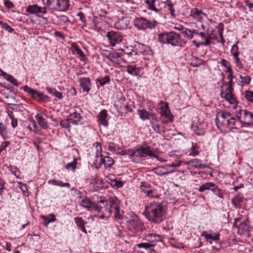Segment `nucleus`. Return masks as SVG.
<instances>
[{"label": "nucleus", "mask_w": 253, "mask_h": 253, "mask_svg": "<svg viewBox=\"0 0 253 253\" xmlns=\"http://www.w3.org/2000/svg\"><path fill=\"white\" fill-rule=\"evenodd\" d=\"M161 120L164 123H168L173 121V116L171 112H160Z\"/></svg>", "instance_id": "nucleus-17"}, {"label": "nucleus", "mask_w": 253, "mask_h": 253, "mask_svg": "<svg viewBox=\"0 0 253 253\" xmlns=\"http://www.w3.org/2000/svg\"><path fill=\"white\" fill-rule=\"evenodd\" d=\"M23 89L25 92L29 93L33 99L35 97V95H36L38 91L37 90L31 88L27 85L24 86Z\"/></svg>", "instance_id": "nucleus-41"}, {"label": "nucleus", "mask_w": 253, "mask_h": 253, "mask_svg": "<svg viewBox=\"0 0 253 253\" xmlns=\"http://www.w3.org/2000/svg\"><path fill=\"white\" fill-rule=\"evenodd\" d=\"M122 155H127L130 157L131 150L130 149H121V151L119 152Z\"/></svg>", "instance_id": "nucleus-63"}, {"label": "nucleus", "mask_w": 253, "mask_h": 253, "mask_svg": "<svg viewBox=\"0 0 253 253\" xmlns=\"http://www.w3.org/2000/svg\"><path fill=\"white\" fill-rule=\"evenodd\" d=\"M0 135L3 140H7L9 138L8 130L6 126L2 123H0Z\"/></svg>", "instance_id": "nucleus-27"}, {"label": "nucleus", "mask_w": 253, "mask_h": 253, "mask_svg": "<svg viewBox=\"0 0 253 253\" xmlns=\"http://www.w3.org/2000/svg\"><path fill=\"white\" fill-rule=\"evenodd\" d=\"M204 14L201 10L198 8H194L191 11V15L197 20H200L203 18L202 15Z\"/></svg>", "instance_id": "nucleus-29"}, {"label": "nucleus", "mask_w": 253, "mask_h": 253, "mask_svg": "<svg viewBox=\"0 0 253 253\" xmlns=\"http://www.w3.org/2000/svg\"><path fill=\"white\" fill-rule=\"evenodd\" d=\"M224 25L222 23H219L218 25V34L220 37H221L223 36V33L224 31Z\"/></svg>", "instance_id": "nucleus-61"}, {"label": "nucleus", "mask_w": 253, "mask_h": 253, "mask_svg": "<svg viewBox=\"0 0 253 253\" xmlns=\"http://www.w3.org/2000/svg\"><path fill=\"white\" fill-rule=\"evenodd\" d=\"M131 153H130V159H140L142 157H143V153L141 147L136 149L131 150Z\"/></svg>", "instance_id": "nucleus-28"}, {"label": "nucleus", "mask_w": 253, "mask_h": 253, "mask_svg": "<svg viewBox=\"0 0 253 253\" xmlns=\"http://www.w3.org/2000/svg\"><path fill=\"white\" fill-rule=\"evenodd\" d=\"M127 224L130 230L139 231L141 230L142 224L137 216H135L127 221Z\"/></svg>", "instance_id": "nucleus-9"}, {"label": "nucleus", "mask_w": 253, "mask_h": 253, "mask_svg": "<svg viewBox=\"0 0 253 253\" xmlns=\"http://www.w3.org/2000/svg\"><path fill=\"white\" fill-rule=\"evenodd\" d=\"M240 78L242 80V83L246 84H249L251 82V79L249 76L243 77L239 75Z\"/></svg>", "instance_id": "nucleus-54"}, {"label": "nucleus", "mask_w": 253, "mask_h": 253, "mask_svg": "<svg viewBox=\"0 0 253 253\" xmlns=\"http://www.w3.org/2000/svg\"><path fill=\"white\" fill-rule=\"evenodd\" d=\"M134 48H135L136 50H138V52L142 53L147 52L150 50V48L148 45L139 42L135 43Z\"/></svg>", "instance_id": "nucleus-23"}, {"label": "nucleus", "mask_w": 253, "mask_h": 253, "mask_svg": "<svg viewBox=\"0 0 253 253\" xmlns=\"http://www.w3.org/2000/svg\"><path fill=\"white\" fill-rule=\"evenodd\" d=\"M234 62L236 64V66L239 69H242L243 68V65L240 59L239 58V56H236L234 57Z\"/></svg>", "instance_id": "nucleus-51"}, {"label": "nucleus", "mask_w": 253, "mask_h": 253, "mask_svg": "<svg viewBox=\"0 0 253 253\" xmlns=\"http://www.w3.org/2000/svg\"><path fill=\"white\" fill-rule=\"evenodd\" d=\"M146 240L151 243H153L155 242H159L161 240V236L156 234H149L146 236Z\"/></svg>", "instance_id": "nucleus-30"}, {"label": "nucleus", "mask_w": 253, "mask_h": 253, "mask_svg": "<svg viewBox=\"0 0 253 253\" xmlns=\"http://www.w3.org/2000/svg\"><path fill=\"white\" fill-rule=\"evenodd\" d=\"M133 24L138 29L145 30L155 28L158 22L155 20H148L145 18L139 17L135 18Z\"/></svg>", "instance_id": "nucleus-4"}, {"label": "nucleus", "mask_w": 253, "mask_h": 253, "mask_svg": "<svg viewBox=\"0 0 253 253\" xmlns=\"http://www.w3.org/2000/svg\"><path fill=\"white\" fill-rule=\"evenodd\" d=\"M155 244L151 243L150 242L147 243H141L137 245L138 248H143L145 249H149L150 248L154 247Z\"/></svg>", "instance_id": "nucleus-42"}, {"label": "nucleus", "mask_w": 253, "mask_h": 253, "mask_svg": "<svg viewBox=\"0 0 253 253\" xmlns=\"http://www.w3.org/2000/svg\"><path fill=\"white\" fill-rule=\"evenodd\" d=\"M120 57L119 53L116 52H111L108 60L113 61L114 59L119 58Z\"/></svg>", "instance_id": "nucleus-52"}, {"label": "nucleus", "mask_w": 253, "mask_h": 253, "mask_svg": "<svg viewBox=\"0 0 253 253\" xmlns=\"http://www.w3.org/2000/svg\"><path fill=\"white\" fill-rule=\"evenodd\" d=\"M77 159L74 158L73 162L69 163L65 166V169L69 170H71L74 172L77 168Z\"/></svg>", "instance_id": "nucleus-36"}, {"label": "nucleus", "mask_w": 253, "mask_h": 253, "mask_svg": "<svg viewBox=\"0 0 253 253\" xmlns=\"http://www.w3.org/2000/svg\"><path fill=\"white\" fill-rule=\"evenodd\" d=\"M49 182H51L52 184L59 186L60 187H66L68 188L70 187V184L69 183H63L62 181L59 180H55L53 179L52 180L49 181Z\"/></svg>", "instance_id": "nucleus-35"}, {"label": "nucleus", "mask_w": 253, "mask_h": 253, "mask_svg": "<svg viewBox=\"0 0 253 253\" xmlns=\"http://www.w3.org/2000/svg\"><path fill=\"white\" fill-rule=\"evenodd\" d=\"M59 21L60 24H65L68 25L70 23V21L68 17L65 15H61L59 16Z\"/></svg>", "instance_id": "nucleus-48"}, {"label": "nucleus", "mask_w": 253, "mask_h": 253, "mask_svg": "<svg viewBox=\"0 0 253 253\" xmlns=\"http://www.w3.org/2000/svg\"><path fill=\"white\" fill-rule=\"evenodd\" d=\"M159 41L163 44H169L172 46H179L182 42L180 35L174 32H164L159 34Z\"/></svg>", "instance_id": "nucleus-3"}, {"label": "nucleus", "mask_w": 253, "mask_h": 253, "mask_svg": "<svg viewBox=\"0 0 253 253\" xmlns=\"http://www.w3.org/2000/svg\"><path fill=\"white\" fill-rule=\"evenodd\" d=\"M201 162L200 160L194 159L189 161L188 163V165L195 168L203 169L206 168V166L204 164H201Z\"/></svg>", "instance_id": "nucleus-21"}, {"label": "nucleus", "mask_w": 253, "mask_h": 253, "mask_svg": "<svg viewBox=\"0 0 253 253\" xmlns=\"http://www.w3.org/2000/svg\"><path fill=\"white\" fill-rule=\"evenodd\" d=\"M233 88L231 85H229L225 90V92H221V95L222 97L225 98L227 100L234 99V95L233 94Z\"/></svg>", "instance_id": "nucleus-19"}, {"label": "nucleus", "mask_w": 253, "mask_h": 253, "mask_svg": "<svg viewBox=\"0 0 253 253\" xmlns=\"http://www.w3.org/2000/svg\"><path fill=\"white\" fill-rule=\"evenodd\" d=\"M112 185L116 188H120L123 187L124 183L123 181L115 179L112 181Z\"/></svg>", "instance_id": "nucleus-47"}, {"label": "nucleus", "mask_w": 253, "mask_h": 253, "mask_svg": "<svg viewBox=\"0 0 253 253\" xmlns=\"http://www.w3.org/2000/svg\"><path fill=\"white\" fill-rule=\"evenodd\" d=\"M140 189L145 194V191H148V190L151 188L149 183L147 182H142Z\"/></svg>", "instance_id": "nucleus-53"}, {"label": "nucleus", "mask_w": 253, "mask_h": 253, "mask_svg": "<svg viewBox=\"0 0 253 253\" xmlns=\"http://www.w3.org/2000/svg\"><path fill=\"white\" fill-rule=\"evenodd\" d=\"M240 113V117L244 119V122L245 124H251L253 120V114L251 112H239Z\"/></svg>", "instance_id": "nucleus-20"}, {"label": "nucleus", "mask_w": 253, "mask_h": 253, "mask_svg": "<svg viewBox=\"0 0 253 253\" xmlns=\"http://www.w3.org/2000/svg\"><path fill=\"white\" fill-rule=\"evenodd\" d=\"M144 214L149 221L155 223L161 222L165 214L164 204L154 201L150 202L149 205L145 206Z\"/></svg>", "instance_id": "nucleus-1"}, {"label": "nucleus", "mask_w": 253, "mask_h": 253, "mask_svg": "<svg viewBox=\"0 0 253 253\" xmlns=\"http://www.w3.org/2000/svg\"><path fill=\"white\" fill-rule=\"evenodd\" d=\"M80 205L91 212L93 211L94 202L91 201L88 198H85L82 199L80 202Z\"/></svg>", "instance_id": "nucleus-14"}, {"label": "nucleus", "mask_w": 253, "mask_h": 253, "mask_svg": "<svg viewBox=\"0 0 253 253\" xmlns=\"http://www.w3.org/2000/svg\"><path fill=\"white\" fill-rule=\"evenodd\" d=\"M157 0H146L145 3L148 5V9L156 12H159V9L155 6V2Z\"/></svg>", "instance_id": "nucleus-34"}, {"label": "nucleus", "mask_w": 253, "mask_h": 253, "mask_svg": "<svg viewBox=\"0 0 253 253\" xmlns=\"http://www.w3.org/2000/svg\"><path fill=\"white\" fill-rule=\"evenodd\" d=\"M37 4L30 5L26 7V12L30 14H37Z\"/></svg>", "instance_id": "nucleus-38"}, {"label": "nucleus", "mask_w": 253, "mask_h": 253, "mask_svg": "<svg viewBox=\"0 0 253 253\" xmlns=\"http://www.w3.org/2000/svg\"><path fill=\"white\" fill-rule=\"evenodd\" d=\"M140 69L135 66L129 65L127 67V72L132 75L137 76L139 75Z\"/></svg>", "instance_id": "nucleus-33"}, {"label": "nucleus", "mask_w": 253, "mask_h": 253, "mask_svg": "<svg viewBox=\"0 0 253 253\" xmlns=\"http://www.w3.org/2000/svg\"><path fill=\"white\" fill-rule=\"evenodd\" d=\"M163 169H164V167H159L156 168L154 169V170H155V173L157 175H168L169 173L172 172V171H170V172H169V171L164 172V171H163V170H162Z\"/></svg>", "instance_id": "nucleus-43"}, {"label": "nucleus", "mask_w": 253, "mask_h": 253, "mask_svg": "<svg viewBox=\"0 0 253 253\" xmlns=\"http://www.w3.org/2000/svg\"><path fill=\"white\" fill-rule=\"evenodd\" d=\"M41 217L44 220L43 224L46 227L48 226L49 223L51 222H54L56 220L55 216L53 213L50 214L48 216L42 215H41Z\"/></svg>", "instance_id": "nucleus-24"}, {"label": "nucleus", "mask_w": 253, "mask_h": 253, "mask_svg": "<svg viewBox=\"0 0 253 253\" xmlns=\"http://www.w3.org/2000/svg\"><path fill=\"white\" fill-rule=\"evenodd\" d=\"M6 79L7 81L10 82L12 84L16 86L19 85V83L17 82L16 79H15L10 75H8V76L6 78Z\"/></svg>", "instance_id": "nucleus-46"}, {"label": "nucleus", "mask_w": 253, "mask_h": 253, "mask_svg": "<svg viewBox=\"0 0 253 253\" xmlns=\"http://www.w3.org/2000/svg\"><path fill=\"white\" fill-rule=\"evenodd\" d=\"M115 212V217L118 219H122L123 217V211H121L120 209L114 211Z\"/></svg>", "instance_id": "nucleus-62"}, {"label": "nucleus", "mask_w": 253, "mask_h": 253, "mask_svg": "<svg viewBox=\"0 0 253 253\" xmlns=\"http://www.w3.org/2000/svg\"><path fill=\"white\" fill-rule=\"evenodd\" d=\"M155 193V192L151 190V189H149L148 191H145V194L148 197L150 198H158L159 195H154L153 193Z\"/></svg>", "instance_id": "nucleus-58"}, {"label": "nucleus", "mask_w": 253, "mask_h": 253, "mask_svg": "<svg viewBox=\"0 0 253 253\" xmlns=\"http://www.w3.org/2000/svg\"><path fill=\"white\" fill-rule=\"evenodd\" d=\"M143 154H145L148 156L158 159V156L153 153L152 148L150 146H147L143 148L141 146Z\"/></svg>", "instance_id": "nucleus-32"}, {"label": "nucleus", "mask_w": 253, "mask_h": 253, "mask_svg": "<svg viewBox=\"0 0 253 253\" xmlns=\"http://www.w3.org/2000/svg\"><path fill=\"white\" fill-rule=\"evenodd\" d=\"M101 157V164L104 165L105 169L110 168L114 164V160L109 156H104L103 157L102 155L100 154Z\"/></svg>", "instance_id": "nucleus-18"}, {"label": "nucleus", "mask_w": 253, "mask_h": 253, "mask_svg": "<svg viewBox=\"0 0 253 253\" xmlns=\"http://www.w3.org/2000/svg\"><path fill=\"white\" fill-rule=\"evenodd\" d=\"M139 115L142 120L148 119L151 122H158L159 121L155 113L150 114V112H139Z\"/></svg>", "instance_id": "nucleus-12"}, {"label": "nucleus", "mask_w": 253, "mask_h": 253, "mask_svg": "<svg viewBox=\"0 0 253 253\" xmlns=\"http://www.w3.org/2000/svg\"><path fill=\"white\" fill-rule=\"evenodd\" d=\"M111 51L106 49H100V53L102 56L105 57L107 59H109Z\"/></svg>", "instance_id": "nucleus-59"}, {"label": "nucleus", "mask_w": 253, "mask_h": 253, "mask_svg": "<svg viewBox=\"0 0 253 253\" xmlns=\"http://www.w3.org/2000/svg\"><path fill=\"white\" fill-rule=\"evenodd\" d=\"M72 52L74 55H78L81 60L85 61L86 57L84 52L80 49L79 46L74 43L72 44Z\"/></svg>", "instance_id": "nucleus-15"}, {"label": "nucleus", "mask_w": 253, "mask_h": 253, "mask_svg": "<svg viewBox=\"0 0 253 253\" xmlns=\"http://www.w3.org/2000/svg\"><path fill=\"white\" fill-rule=\"evenodd\" d=\"M206 190H210L215 194L218 195L219 197H221V196L218 195L219 193V189L216 186L214 183L212 182H207L203 184L198 188V191L200 192H203Z\"/></svg>", "instance_id": "nucleus-8"}, {"label": "nucleus", "mask_w": 253, "mask_h": 253, "mask_svg": "<svg viewBox=\"0 0 253 253\" xmlns=\"http://www.w3.org/2000/svg\"><path fill=\"white\" fill-rule=\"evenodd\" d=\"M70 6L69 0H59L53 10L66 11Z\"/></svg>", "instance_id": "nucleus-11"}, {"label": "nucleus", "mask_w": 253, "mask_h": 253, "mask_svg": "<svg viewBox=\"0 0 253 253\" xmlns=\"http://www.w3.org/2000/svg\"><path fill=\"white\" fill-rule=\"evenodd\" d=\"M82 118V117L80 113H77V112H74L67 117V121H70V123L77 125Z\"/></svg>", "instance_id": "nucleus-16"}, {"label": "nucleus", "mask_w": 253, "mask_h": 253, "mask_svg": "<svg viewBox=\"0 0 253 253\" xmlns=\"http://www.w3.org/2000/svg\"><path fill=\"white\" fill-rule=\"evenodd\" d=\"M239 230H241L242 232L245 230H247V226L246 223L242 222L238 226Z\"/></svg>", "instance_id": "nucleus-64"}, {"label": "nucleus", "mask_w": 253, "mask_h": 253, "mask_svg": "<svg viewBox=\"0 0 253 253\" xmlns=\"http://www.w3.org/2000/svg\"><path fill=\"white\" fill-rule=\"evenodd\" d=\"M245 198L241 193H238L232 200L231 203L236 208H240Z\"/></svg>", "instance_id": "nucleus-13"}, {"label": "nucleus", "mask_w": 253, "mask_h": 253, "mask_svg": "<svg viewBox=\"0 0 253 253\" xmlns=\"http://www.w3.org/2000/svg\"><path fill=\"white\" fill-rule=\"evenodd\" d=\"M4 5L8 8H14L15 5L10 0H3Z\"/></svg>", "instance_id": "nucleus-57"}, {"label": "nucleus", "mask_w": 253, "mask_h": 253, "mask_svg": "<svg viewBox=\"0 0 253 253\" xmlns=\"http://www.w3.org/2000/svg\"><path fill=\"white\" fill-rule=\"evenodd\" d=\"M97 82L99 83L100 86H103L107 84H110L109 76H106L105 77L97 79Z\"/></svg>", "instance_id": "nucleus-39"}, {"label": "nucleus", "mask_w": 253, "mask_h": 253, "mask_svg": "<svg viewBox=\"0 0 253 253\" xmlns=\"http://www.w3.org/2000/svg\"><path fill=\"white\" fill-rule=\"evenodd\" d=\"M74 220H75V221L76 223L77 224V226L79 228H81V230L83 232H84L85 234H86L87 231L85 229L84 225L87 222L84 221L82 217H75Z\"/></svg>", "instance_id": "nucleus-22"}, {"label": "nucleus", "mask_w": 253, "mask_h": 253, "mask_svg": "<svg viewBox=\"0 0 253 253\" xmlns=\"http://www.w3.org/2000/svg\"><path fill=\"white\" fill-rule=\"evenodd\" d=\"M245 97L247 100L253 103V91L246 90L245 91Z\"/></svg>", "instance_id": "nucleus-45"}, {"label": "nucleus", "mask_w": 253, "mask_h": 253, "mask_svg": "<svg viewBox=\"0 0 253 253\" xmlns=\"http://www.w3.org/2000/svg\"><path fill=\"white\" fill-rule=\"evenodd\" d=\"M80 86L83 92L88 93L91 89V83L89 78H82L79 80Z\"/></svg>", "instance_id": "nucleus-10"}, {"label": "nucleus", "mask_w": 253, "mask_h": 253, "mask_svg": "<svg viewBox=\"0 0 253 253\" xmlns=\"http://www.w3.org/2000/svg\"><path fill=\"white\" fill-rule=\"evenodd\" d=\"M215 123L217 127L219 128L228 126L232 127L235 125V118L231 116L229 112H217L216 115Z\"/></svg>", "instance_id": "nucleus-2"}, {"label": "nucleus", "mask_w": 253, "mask_h": 253, "mask_svg": "<svg viewBox=\"0 0 253 253\" xmlns=\"http://www.w3.org/2000/svg\"><path fill=\"white\" fill-rule=\"evenodd\" d=\"M9 170L16 176H18L17 174L19 173L18 169L14 166H10L9 168Z\"/></svg>", "instance_id": "nucleus-60"}, {"label": "nucleus", "mask_w": 253, "mask_h": 253, "mask_svg": "<svg viewBox=\"0 0 253 253\" xmlns=\"http://www.w3.org/2000/svg\"><path fill=\"white\" fill-rule=\"evenodd\" d=\"M59 0H46V5L50 9L54 10Z\"/></svg>", "instance_id": "nucleus-44"}, {"label": "nucleus", "mask_w": 253, "mask_h": 253, "mask_svg": "<svg viewBox=\"0 0 253 253\" xmlns=\"http://www.w3.org/2000/svg\"><path fill=\"white\" fill-rule=\"evenodd\" d=\"M193 128L196 134L198 135H201L204 134V131L203 129L200 128L199 126H193Z\"/></svg>", "instance_id": "nucleus-56"}, {"label": "nucleus", "mask_w": 253, "mask_h": 253, "mask_svg": "<svg viewBox=\"0 0 253 253\" xmlns=\"http://www.w3.org/2000/svg\"><path fill=\"white\" fill-rule=\"evenodd\" d=\"M106 37L109 41L110 45L114 46L116 44L121 42L123 36L119 32L111 31L107 33Z\"/></svg>", "instance_id": "nucleus-6"}, {"label": "nucleus", "mask_w": 253, "mask_h": 253, "mask_svg": "<svg viewBox=\"0 0 253 253\" xmlns=\"http://www.w3.org/2000/svg\"><path fill=\"white\" fill-rule=\"evenodd\" d=\"M157 108L160 111H169L168 110V103L164 101H160V102L158 104Z\"/></svg>", "instance_id": "nucleus-40"}, {"label": "nucleus", "mask_w": 253, "mask_h": 253, "mask_svg": "<svg viewBox=\"0 0 253 253\" xmlns=\"http://www.w3.org/2000/svg\"><path fill=\"white\" fill-rule=\"evenodd\" d=\"M231 53L233 56H239V51L238 50V47L237 44H234L231 48Z\"/></svg>", "instance_id": "nucleus-50"}, {"label": "nucleus", "mask_w": 253, "mask_h": 253, "mask_svg": "<svg viewBox=\"0 0 253 253\" xmlns=\"http://www.w3.org/2000/svg\"><path fill=\"white\" fill-rule=\"evenodd\" d=\"M34 99L41 102H46L49 100V97L47 95H44L39 91H37L36 95H35Z\"/></svg>", "instance_id": "nucleus-26"}, {"label": "nucleus", "mask_w": 253, "mask_h": 253, "mask_svg": "<svg viewBox=\"0 0 253 253\" xmlns=\"http://www.w3.org/2000/svg\"><path fill=\"white\" fill-rule=\"evenodd\" d=\"M0 25H2V27L7 31L9 33H11L14 31V29L12 28L7 23H2L1 22Z\"/></svg>", "instance_id": "nucleus-55"}, {"label": "nucleus", "mask_w": 253, "mask_h": 253, "mask_svg": "<svg viewBox=\"0 0 253 253\" xmlns=\"http://www.w3.org/2000/svg\"><path fill=\"white\" fill-rule=\"evenodd\" d=\"M108 205V202L105 200L104 198H100V200L94 202L93 211H97L99 213H102L103 215L101 216V218L107 217L108 208L106 206Z\"/></svg>", "instance_id": "nucleus-5"}, {"label": "nucleus", "mask_w": 253, "mask_h": 253, "mask_svg": "<svg viewBox=\"0 0 253 253\" xmlns=\"http://www.w3.org/2000/svg\"><path fill=\"white\" fill-rule=\"evenodd\" d=\"M108 202L109 208H108V210H106V211H107V217L110 216L111 212L114 211L118 209H120V201L116 197L110 198Z\"/></svg>", "instance_id": "nucleus-7"}, {"label": "nucleus", "mask_w": 253, "mask_h": 253, "mask_svg": "<svg viewBox=\"0 0 253 253\" xmlns=\"http://www.w3.org/2000/svg\"><path fill=\"white\" fill-rule=\"evenodd\" d=\"M8 115L11 120V126L13 128L16 127L17 126V120L14 118L13 116V112H10V113L7 112Z\"/></svg>", "instance_id": "nucleus-49"}, {"label": "nucleus", "mask_w": 253, "mask_h": 253, "mask_svg": "<svg viewBox=\"0 0 253 253\" xmlns=\"http://www.w3.org/2000/svg\"><path fill=\"white\" fill-rule=\"evenodd\" d=\"M107 112H100L98 117L99 122L104 126H108V115L107 114Z\"/></svg>", "instance_id": "nucleus-25"}, {"label": "nucleus", "mask_w": 253, "mask_h": 253, "mask_svg": "<svg viewBox=\"0 0 253 253\" xmlns=\"http://www.w3.org/2000/svg\"><path fill=\"white\" fill-rule=\"evenodd\" d=\"M191 65L193 67H198L202 64L203 60L197 57L193 56L191 59Z\"/></svg>", "instance_id": "nucleus-37"}, {"label": "nucleus", "mask_w": 253, "mask_h": 253, "mask_svg": "<svg viewBox=\"0 0 253 253\" xmlns=\"http://www.w3.org/2000/svg\"><path fill=\"white\" fill-rule=\"evenodd\" d=\"M36 119L38 123V124L43 128H46L48 126L45 119L40 114L36 115Z\"/></svg>", "instance_id": "nucleus-31"}]
</instances>
